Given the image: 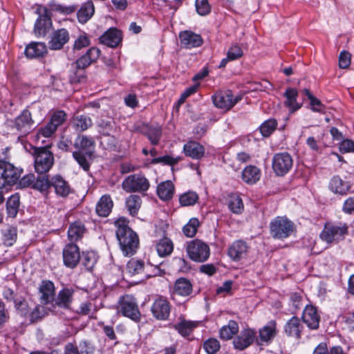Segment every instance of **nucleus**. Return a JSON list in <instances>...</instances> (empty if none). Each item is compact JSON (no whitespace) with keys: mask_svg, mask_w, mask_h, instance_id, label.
Masks as SVG:
<instances>
[{"mask_svg":"<svg viewBox=\"0 0 354 354\" xmlns=\"http://www.w3.org/2000/svg\"><path fill=\"white\" fill-rule=\"evenodd\" d=\"M115 225L117 227L116 237L123 254L125 256H132L139 245L138 234L129 227V221L124 217L116 220Z\"/></svg>","mask_w":354,"mask_h":354,"instance_id":"f257e3e1","label":"nucleus"},{"mask_svg":"<svg viewBox=\"0 0 354 354\" xmlns=\"http://www.w3.org/2000/svg\"><path fill=\"white\" fill-rule=\"evenodd\" d=\"M49 146L34 147L30 145V153L34 157V167L39 174L50 171L54 164V155L49 150Z\"/></svg>","mask_w":354,"mask_h":354,"instance_id":"f03ea898","label":"nucleus"},{"mask_svg":"<svg viewBox=\"0 0 354 354\" xmlns=\"http://www.w3.org/2000/svg\"><path fill=\"white\" fill-rule=\"evenodd\" d=\"M348 234V225L346 223L327 222L320 234V239L327 243H338Z\"/></svg>","mask_w":354,"mask_h":354,"instance_id":"7ed1b4c3","label":"nucleus"},{"mask_svg":"<svg viewBox=\"0 0 354 354\" xmlns=\"http://www.w3.org/2000/svg\"><path fill=\"white\" fill-rule=\"evenodd\" d=\"M23 173V169L13 164L0 160V189L12 186L17 183Z\"/></svg>","mask_w":354,"mask_h":354,"instance_id":"20e7f679","label":"nucleus"},{"mask_svg":"<svg viewBox=\"0 0 354 354\" xmlns=\"http://www.w3.org/2000/svg\"><path fill=\"white\" fill-rule=\"evenodd\" d=\"M35 13L38 17L34 26V33L39 37H45L53 26L50 11L44 6L35 5Z\"/></svg>","mask_w":354,"mask_h":354,"instance_id":"39448f33","label":"nucleus"},{"mask_svg":"<svg viewBox=\"0 0 354 354\" xmlns=\"http://www.w3.org/2000/svg\"><path fill=\"white\" fill-rule=\"evenodd\" d=\"M295 229L294 223L285 216H277L270 223V234L274 239H286L292 234Z\"/></svg>","mask_w":354,"mask_h":354,"instance_id":"423d86ee","label":"nucleus"},{"mask_svg":"<svg viewBox=\"0 0 354 354\" xmlns=\"http://www.w3.org/2000/svg\"><path fill=\"white\" fill-rule=\"evenodd\" d=\"M150 187L149 180L142 173L127 176L122 183V188L127 193L146 192Z\"/></svg>","mask_w":354,"mask_h":354,"instance_id":"0eeeda50","label":"nucleus"},{"mask_svg":"<svg viewBox=\"0 0 354 354\" xmlns=\"http://www.w3.org/2000/svg\"><path fill=\"white\" fill-rule=\"evenodd\" d=\"M187 252L192 261L202 263L209 257L210 249L205 242L194 239L187 243Z\"/></svg>","mask_w":354,"mask_h":354,"instance_id":"6e6552de","label":"nucleus"},{"mask_svg":"<svg viewBox=\"0 0 354 354\" xmlns=\"http://www.w3.org/2000/svg\"><path fill=\"white\" fill-rule=\"evenodd\" d=\"M293 160L288 152L277 153L272 158V167L278 176H285L292 167Z\"/></svg>","mask_w":354,"mask_h":354,"instance_id":"1a4fd4ad","label":"nucleus"},{"mask_svg":"<svg viewBox=\"0 0 354 354\" xmlns=\"http://www.w3.org/2000/svg\"><path fill=\"white\" fill-rule=\"evenodd\" d=\"M120 313L135 322L140 319V312L138 309L136 299L129 295H124L120 299Z\"/></svg>","mask_w":354,"mask_h":354,"instance_id":"9d476101","label":"nucleus"},{"mask_svg":"<svg viewBox=\"0 0 354 354\" xmlns=\"http://www.w3.org/2000/svg\"><path fill=\"white\" fill-rule=\"evenodd\" d=\"M171 308V306L167 299L160 296L154 300L151 311L156 319L167 320L169 317Z\"/></svg>","mask_w":354,"mask_h":354,"instance_id":"9b49d317","label":"nucleus"},{"mask_svg":"<svg viewBox=\"0 0 354 354\" xmlns=\"http://www.w3.org/2000/svg\"><path fill=\"white\" fill-rule=\"evenodd\" d=\"M241 97H234L230 91L218 92L212 96L214 104L219 109L228 111L232 109L239 100Z\"/></svg>","mask_w":354,"mask_h":354,"instance_id":"f8f14e48","label":"nucleus"},{"mask_svg":"<svg viewBox=\"0 0 354 354\" xmlns=\"http://www.w3.org/2000/svg\"><path fill=\"white\" fill-rule=\"evenodd\" d=\"M63 261L65 266L74 268L80 261L79 247L75 243H68L63 249Z\"/></svg>","mask_w":354,"mask_h":354,"instance_id":"ddd939ff","label":"nucleus"},{"mask_svg":"<svg viewBox=\"0 0 354 354\" xmlns=\"http://www.w3.org/2000/svg\"><path fill=\"white\" fill-rule=\"evenodd\" d=\"M48 41L50 50H58L63 48L70 39V35L66 28H59L52 32Z\"/></svg>","mask_w":354,"mask_h":354,"instance_id":"4468645a","label":"nucleus"},{"mask_svg":"<svg viewBox=\"0 0 354 354\" xmlns=\"http://www.w3.org/2000/svg\"><path fill=\"white\" fill-rule=\"evenodd\" d=\"M256 332L251 328H245L233 340L234 348L243 351L250 346L254 341Z\"/></svg>","mask_w":354,"mask_h":354,"instance_id":"2eb2a0df","label":"nucleus"},{"mask_svg":"<svg viewBox=\"0 0 354 354\" xmlns=\"http://www.w3.org/2000/svg\"><path fill=\"white\" fill-rule=\"evenodd\" d=\"M34 121L29 110L24 109L15 120V127L24 135L29 133L33 128Z\"/></svg>","mask_w":354,"mask_h":354,"instance_id":"dca6fc26","label":"nucleus"},{"mask_svg":"<svg viewBox=\"0 0 354 354\" xmlns=\"http://www.w3.org/2000/svg\"><path fill=\"white\" fill-rule=\"evenodd\" d=\"M304 329L302 322L297 316L292 317L284 325V333L288 337L299 340Z\"/></svg>","mask_w":354,"mask_h":354,"instance_id":"f3484780","label":"nucleus"},{"mask_svg":"<svg viewBox=\"0 0 354 354\" xmlns=\"http://www.w3.org/2000/svg\"><path fill=\"white\" fill-rule=\"evenodd\" d=\"M100 42L110 48L118 47L122 41V32L116 28H110L99 38Z\"/></svg>","mask_w":354,"mask_h":354,"instance_id":"a211bd4d","label":"nucleus"},{"mask_svg":"<svg viewBox=\"0 0 354 354\" xmlns=\"http://www.w3.org/2000/svg\"><path fill=\"white\" fill-rule=\"evenodd\" d=\"M301 319L310 329L316 330L319 328L320 316L315 306L307 305L303 311Z\"/></svg>","mask_w":354,"mask_h":354,"instance_id":"6ab92c4d","label":"nucleus"},{"mask_svg":"<svg viewBox=\"0 0 354 354\" xmlns=\"http://www.w3.org/2000/svg\"><path fill=\"white\" fill-rule=\"evenodd\" d=\"M74 292L75 290L72 288H62L55 297L53 306H58L65 310L70 309Z\"/></svg>","mask_w":354,"mask_h":354,"instance_id":"aec40b11","label":"nucleus"},{"mask_svg":"<svg viewBox=\"0 0 354 354\" xmlns=\"http://www.w3.org/2000/svg\"><path fill=\"white\" fill-rule=\"evenodd\" d=\"M40 301L43 304H53L55 297L54 283L49 280H43L39 287Z\"/></svg>","mask_w":354,"mask_h":354,"instance_id":"412c9836","label":"nucleus"},{"mask_svg":"<svg viewBox=\"0 0 354 354\" xmlns=\"http://www.w3.org/2000/svg\"><path fill=\"white\" fill-rule=\"evenodd\" d=\"M179 38L182 46L185 48L199 47L203 43V39L200 35L190 30L181 32Z\"/></svg>","mask_w":354,"mask_h":354,"instance_id":"4be33fe9","label":"nucleus"},{"mask_svg":"<svg viewBox=\"0 0 354 354\" xmlns=\"http://www.w3.org/2000/svg\"><path fill=\"white\" fill-rule=\"evenodd\" d=\"M183 152L192 159L201 160L205 156V149L199 142L190 140L184 145Z\"/></svg>","mask_w":354,"mask_h":354,"instance_id":"5701e85b","label":"nucleus"},{"mask_svg":"<svg viewBox=\"0 0 354 354\" xmlns=\"http://www.w3.org/2000/svg\"><path fill=\"white\" fill-rule=\"evenodd\" d=\"M47 47L44 42L32 41L25 48V55L30 59L43 57L47 54Z\"/></svg>","mask_w":354,"mask_h":354,"instance_id":"b1692460","label":"nucleus"},{"mask_svg":"<svg viewBox=\"0 0 354 354\" xmlns=\"http://www.w3.org/2000/svg\"><path fill=\"white\" fill-rule=\"evenodd\" d=\"M51 187H53L57 195L66 197L71 192V188L67 181L60 175H55L50 178Z\"/></svg>","mask_w":354,"mask_h":354,"instance_id":"393cba45","label":"nucleus"},{"mask_svg":"<svg viewBox=\"0 0 354 354\" xmlns=\"http://www.w3.org/2000/svg\"><path fill=\"white\" fill-rule=\"evenodd\" d=\"M100 55V49L92 47L87 52L80 57L74 64L77 67L86 69L92 63L96 62Z\"/></svg>","mask_w":354,"mask_h":354,"instance_id":"a878e982","label":"nucleus"},{"mask_svg":"<svg viewBox=\"0 0 354 354\" xmlns=\"http://www.w3.org/2000/svg\"><path fill=\"white\" fill-rule=\"evenodd\" d=\"M248 247L247 243L241 240L234 242L228 248L227 254L234 261H239L247 253Z\"/></svg>","mask_w":354,"mask_h":354,"instance_id":"bb28decb","label":"nucleus"},{"mask_svg":"<svg viewBox=\"0 0 354 354\" xmlns=\"http://www.w3.org/2000/svg\"><path fill=\"white\" fill-rule=\"evenodd\" d=\"M95 142L91 137L85 135H78L75 140L74 147L76 149L75 151L89 152L94 151Z\"/></svg>","mask_w":354,"mask_h":354,"instance_id":"cd10ccee","label":"nucleus"},{"mask_svg":"<svg viewBox=\"0 0 354 354\" xmlns=\"http://www.w3.org/2000/svg\"><path fill=\"white\" fill-rule=\"evenodd\" d=\"M329 189L339 195H346L351 188L348 182L344 180L339 176H334L330 180Z\"/></svg>","mask_w":354,"mask_h":354,"instance_id":"c85d7f7f","label":"nucleus"},{"mask_svg":"<svg viewBox=\"0 0 354 354\" xmlns=\"http://www.w3.org/2000/svg\"><path fill=\"white\" fill-rule=\"evenodd\" d=\"M113 206L109 194L101 196L95 207V212L99 216L106 217L109 215Z\"/></svg>","mask_w":354,"mask_h":354,"instance_id":"c756f323","label":"nucleus"},{"mask_svg":"<svg viewBox=\"0 0 354 354\" xmlns=\"http://www.w3.org/2000/svg\"><path fill=\"white\" fill-rule=\"evenodd\" d=\"M283 96L286 97L284 106L287 107L291 113H294L301 107V104H299L297 101L298 97V91L297 89L290 87L288 88L283 93Z\"/></svg>","mask_w":354,"mask_h":354,"instance_id":"7c9ffc66","label":"nucleus"},{"mask_svg":"<svg viewBox=\"0 0 354 354\" xmlns=\"http://www.w3.org/2000/svg\"><path fill=\"white\" fill-rule=\"evenodd\" d=\"M174 290L180 296L189 297L193 292V285L188 279L180 277L176 280Z\"/></svg>","mask_w":354,"mask_h":354,"instance_id":"2f4dec72","label":"nucleus"},{"mask_svg":"<svg viewBox=\"0 0 354 354\" xmlns=\"http://www.w3.org/2000/svg\"><path fill=\"white\" fill-rule=\"evenodd\" d=\"M95 6L92 1H87L82 4L77 12V18L78 21L82 24H86L94 15Z\"/></svg>","mask_w":354,"mask_h":354,"instance_id":"473e14b6","label":"nucleus"},{"mask_svg":"<svg viewBox=\"0 0 354 354\" xmlns=\"http://www.w3.org/2000/svg\"><path fill=\"white\" fill-rule=\"evenodd\" d=\"M141 133L149 139L151 145H158L162 137V128L160 126L145 124Z\"/></svg>","mask_w":354,"mask_h":354,"instance_id":"72a5a7b5","label":"nucleus"},{"mask_svg":"<svg viewBox=\"0 0 354 354\" xmlns=\"http://www.w3.org/2000/svg\"><path fill=\"white\" fill-rule=\"evenodd\" d=\"M175 192V187L171 180H166L158 184L157 187V195L163 201H167L172 198Z\"/></svg>","mask_w":354,"mask_h":354,"instance_id":"f704fd0d","label":"nucleus"},{"mask_svg":"<svg viewBox=\"0 0 354 354\" xmlns=\"http://www.w3.org/2000/svg\"><path fill=\"white\" fill-rule=\"evenodd\" d=\"M72 125L77 131L83 132L93 125V122L88 115L75 113L72 119Z\"/></svg>","mask_w":354,"mask_h":354,"instance_id":"c9c22d12","label":"nucleus"},{"mask_svg":"<svg viewBox=\"0 0 354 354\" xmlns=\"http://www.w3.org/2000/svg\"><path fill=\"white\" fill-rule=\"evenodd\" d=\"M260 177L261 171L254 165H248L242 171V179L247 184L256 183Z\"/></svg>","mask_w":354,"mask_h":354,"instance_id":"e433bc0d","label":"nucleus"},{"mask_svg":"<svg viewBox=\"0 0 354 354\" xmlns=\"http://www.w3.org/2000/svg\"><path fill=\"white\" fill-rule=\"evenodd\" d=\"M94 151L80 152L73 151V157L85 171H88L91 162L93 160Z\"/></svg>","mask_w":354,"mask_h":354,"instance_id":"4c0bfd02","label":"nucleus"},{"mask_svg":"<svg viewBox=\"0 0 354 354\" xmlns=\"http://www.w3.org/2000/svg\"><path fill=\"white\" fill-rule=\"evenodd\" d=\"M238 323L234 320H230L227 325L221 327L219 330V337L223 340L231 339L239 332Z\"/></svg>","mask_w":354,"mask_h":354,"instance_id":"58836bf2","label":"nucleus"},{"mask_svg":"<svg viewBox=\"0 0 354 354\" xmlns=\"http://www.w3.org/2000/svg\"><path fill=\"white\" fill-rule=\"evenodd\" d=\"M276 322L270 321L259 330V339L261 342H268L276 335Z\"/></svg>","mask_w":354,"mask_h":354,"instance_id":"ea45409f","label":"nucleus"},{"mask_svg":"<svg viewBox=\"0 0 354 354\" xmlns=\"http://www.w3.org/2000/svg\"><path fill=\"white\" fill-rule=\"evenodd\" d=\"M20 196L18 193L11 195L6 202V211L8 217L15 218L19 212Z\"/></svg>","mask_w":354,"mask_h":354,"instance_id":"a19ab883","label":"nucleus"},{"mask_svg":"<svg viewBox=\"0 0 354 354\" xmlns=\"http://www.w3.org/2000/svg\"><path fill=\"white\" fill-rule=\"evenodd\" d=\"M198 326L197 322L183 319L175 324L174 328L183 337L189 336Z\"/></svg>","mask_w":354,"mask_h":354,"instance_id":"79ce46f5","label":"nucleus"},{"mask_svg":"<svg viewBox=\"0 0 354 354\" xmlns=\"http://www.w3.org/2000/svg\"><path fill=\"white\" fill-rule=\"evenodd\" d=\"M174 250V244L171 240L167 237L161 239L156 243V250L160 257L169 256Z\"/></svg>","mask_w":354,"mask_h":354,"instance_id":"37998d69","label":"nucleus"},{"mask_svg":"<svg viewBox=\"0 0 354 354\" xmlns=\"http://www.w3.org/2000/svg\"><path fill=\"white\" fill-rule=\"evenodd\" d=\"M71 84H77L86 82V75L85 69L77 67L74 63L71 66V70L68 76Z\"/></svg>","mask_w":354,"mask_h":354,"instance_id":"c03bdc74","label":"nucleus"},{"mask_svg":"<svg viewBox=\"0 0 354 354\" xmlns=\"http://www.w3.org/2000/svg\"><path fill=\"white\" fill-rule=\"evenodd\" d=\"M125 204L129 214L135 216L141 207L142 199L140 196L132 194L126 199Z\"/></svg>","mask_w":354,"mask_h":354,"instance_id":"a18cd8bd","label":"nucleus"},{"mask_svg":"<svg viewBox=\"0 0 354 354\" xmlns=\"http://www.w3.org/2000/svg\"><path fill=\"white\" fill-rule=\"evenodd\" d=\"M84 232V225L80 222H75L71 225L68 230V239L71 241H77L82 238Z\"/></svg>","mask_w":354,"mask_h":354,"instance_id":"49530a36","label":"nucleus"},{"mask_svg":"<svg viewBox=\"0 0 354 354\" xmlns=\"http://www.w3.org/2000/svg\"><path fill=\"white\" fill-rule=\"evenodd\" d=\"M47 314L46 308L44 306L37 305L30 311L28 318L31 324H34L41 321Z\"/></svg>","mask_w":354,"mask_h":354,"instance_id":"de8ad7c7","label":"nucleus"},{"mask_svg":"<svg viewBox=\"0 0 354 354\" xmlns=\"http://www.w3.org/2000/svg\"><path fill=\"white\" fill-rule=\"evenodd\" d=\"M145 268V263L142 260H138L136 259H130L126 266V269L127 272L131 275H136L140 274Z\"/></svg>","mask_w":354,"mask_h":354,"instance_id":"09e8293b","label":"nucleus"},{"mask_svg":"<svg viewBox=\"0 0 354 354\" xmlns=\"http://www.w3.org/2000/svg\"><path fill=\"white\" fill-rule=\"evenodd\" d=\"M50 187V179L48 178V176H38L32 184V189L40 192H46Z\"/></svg>","mask_w":354,"mask_h":354,"instance_id":"8fccbe9b","label":"nucleus"},{"mask_svg":"<svg viewBox=\"0 0 354 354\" xmlns=\"http://www.w3.org/2000/svg\"><path fill=\"white\" fill-rule=\"evenodd\" d=\"M200 223L198 218H192L189 222L183 227V232L187 237H193L196 235Z\"/></svg>","mask_w":354,"mask_h":354,"instance_id":"3c124183","label":"nucleus"},{"mask_svg":"<svg viewBox=\"0 0 354 354\" xmlns=\"http://www.w3.org/2000/svg\"><path fill=\"white\" fill-rule=\"evenodd\" d=\"M198 200V196L194 192H185L179 197V203L181 206L194 205Z\"/></svg>","mask_w":354,"mask_h":354,"instance_id":"603ef678","label":"nucleus"},{"mask_svg":"<svg viewBox=\"0 0 354 354\" xmlns=\"http://www.w3.org/2000/svg\"><path fill=\"white\" fill-rule=\"evenodd\" d=\"M180 160H182L181 156L173 157L169 155H166L161 157L154 158L151 162L153 165L162 163L165 165L174 166Z\"/></svg>","mask_w":354,"mask_h":354,"instance_id":"864d4df0","label":"nucleus"},{"mask_svg":"<svg viewBox=\"0 0 354 354\" xmlns=\"http://www.w3.org/2000/svg\"><path fill=\"white\" fill-rule=\"evenodd\" d=\"M277 126V122L275 119H269L259 127V130L263 137H268L276 129Z\"/></svg>","mask_w":354,"mask_h":354,"instance_id":"5fc2aeb1","label":"nucleus"},{"mask_svg":"<svg viewBox=\"0 0 354 354\" xmlns=\"http://www.w3.org/2000/svg\"><path fill=\"white\" fill-rule=\"evenodd\" d=\"M229 209L234 214H241L243 210V203L240 196L234 195L230 198Z\"/></svg>","mask_w":354,"mask_h":354,"instance_id":"6e6d98bb","label":"nucleus"},{"mask_svg":"<svg viewBox=\"0 0 354 354\" xmlns=\"http://www.w3.org/2000/svg\"><path fill=\"white\" fill-rule=\"evenodd\" d=\"M220 348V342L216 338H209L203 343V348L208 354H216Z\"/></svg>","mask_w":354,"mask_h":354,"instance_id":"4d7b16f0","label":"nucleus"},{"mask_svg":"<svg viewBox=\"0 0 354 354\" xmlns=\"http://www.w3.org/2000/svg\"><path fill=\"white\" fill-rule=\"evenodd\" d=\"M15 308L21 316L28 318L30 310L25 298L19 299L15 304Z\"/></svg>","mask_w":354,"mask_h":354,"instance_id":"13d9d810","label":"nucleus"},{"mask_svg":"<svg viewBox=\"0 0 354 354\" xmlns=\"http://www.w3.org/2000/svg\"><path fill=\"white\" fill-rule=\"evenodd\" d=\"M96 263L95 254L91 252H83L82 263L88 270H91Z\"/></svg>","mask_w":354,"mask_h":354,"instance_id":"bf43d9fd","label":"nucleus"},{"mask_svg":"<svg viewBox=\"0 0 354 354\" xmlns=\"http://www.w3.org/2000/svg\"><path fill=\"white\" fill-rule=\"evenodd\" d=\"M195 6L197 13L201 16H205L211 11L208 0H196Z\"/></svg>","mask_w":354,"mask_h":354,"instance_id":"052dcab7","label":"nucleus"},{"mask_svg":"<svg viewBox=\"0 0 354 354\" xmlns=\"http://www.w3.org/2000/svg\"><path fill=\"white\" fill-rule=\"evenodd\" d=\"M17 236V230L15 227L10 226L3 234L5 243L8 245H12Z\"/></svg>","mask_w":354,"mask_h":354,"instance_id":"680f3d73","label":"nucleus"},{"mask_svg":"<svg viewBox=\"0 0 354 354\" xmlns=\"http://www.w3.org/2000/svg\"><path fill=\"white\" fill-rule=\"evenodd\" d=\"M67 119V114L64 111H55L51 116L50 122L57 127L61 126Z\"/></svg>","mask_w":354,"mask_h":354,"instance_id":"e2e57ef3","label":"nucleus"},{"mask_svg":"<svg viewBox=\"0 0 354 354\" xmlns=\"http://www.w3.org/2000/svg\"><path fill=\"white\" fill-rule=\"evenodd\" d=\"M114 122L112 119H102L98 122V127L100 129V133L104 136H109L113 128Z\"/></svg>","mask_w":354,"mask_h":354,"instance_id":"0e129e2a","label":"nucleus"},{"mask_svg":"<svg viewBox=\"0 0 354 354\" xmlns=\"http://www.w3.org/2000/svg\"><path fill=\"white\" fill-rule=\"evenodd\" d=\"M35 180V174H28L24 176L21 179L19 178L17 183L21 188L31 187L32 189V184H34Z\"/></svg>","mask_w":354,"mask_h":354,"instance_id":"69168bd1","label":"nucleus"},{"mask_svg":"<svg viewBox=\"0 0 354 354\" xmlns=\"http://www.w3.org/2000/svg\"><path fill=\"white\" fill-rule=\"evenodd\" d=\"M57 128L49 121L44 127L39 129V134L45 138L50 137L57 131Z\"/></svg>","mask_w":354,"mask_h":354,"instance_id":"338daca9","label":"nucleus"},{"mask_svg":"<svg viewBox=\"0 0 354 354\" xmlns=\"http://www.w3.org/2000/svg\"><path fill=\"white\" fill-rule=\"evenodd\" d=\"M351 55L346 50H343L339 56V66L341 68H347L351 65Z\"/></svg>","mask_w":354,"mask_h":354,"instance_id":"774afa93","label":"nucleus"}]
</instances>
